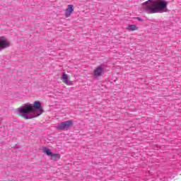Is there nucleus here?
<instances>
[{
    "label": "nucleus",
    "instance_id": "nucleus-1",
    "mask_svg": "<svg viewBox=\"0 0 181 181\" xmlns=\"http://www.w3.org/2000/svg\"><path fill=\"white\" fill-rule=\"evenodd\" d=\"M167 6L165 0H148L143 4L141 11L147 13H163L168 12Z\"/></svg>",
    "mask_w": 181,
    "mask_h": 181
},
{
    "label": "nucleus",
    "instance_id": "nucleus-2",
    "mask_svg": "<svg viewBox=\"0 0 181 181\" xmlns=\"http://www.w3.org/2000/svg\"><path fill=\"white\" fill-rule=\"evenodd\" d=\"M36 110H38L40 114L42 112V105L40 102L35 101L33 105L29 103L25 104L21 107L18 108V117H21V118H24V119H32L33 116H32L31 114L35 112Z\"/></svg>",
    "mask_w": 181,
    "mask_h": 181
},
{
    "label": "nucleus",
    "instance_id": "nucleus-3",
    "mask_svg": "<svg viewBox=\"0 0 181 181\" xmlns=\"http://www.w3.org/2000/svg\"><path fill=\"white\" fill-rule=\"evenodd\" d=\"M71 127H73V120H66L59 123L57 126V129H59V131H64L65 129H69Z\"/></svg>",
    "mask_w": 181,
    "mask_h": 181
},
{
    "label": "nucleus",
    "instance_id": "nucleus-4",
    "mask_svg": "<svg viewBox=\"0 0 181 181\" xmlns=\"http://www.w3.org/2000/svg\"><path fill=\"white\" fill-rule=\"evenodd\" d=\"M104 73H105L104 65H100L93 71V76L95 78H97V77H101Z\"/></svg>",
    "mask_w": 181,
    "mask_h": 181
},
{
    "label": "nucleus",
    "instance_id": "nucleus-5",
    "mask_svg": "<svg viewBox=\"0 0 181 181\" xmlns=\"http://www.w3.org/2000/svg\"><path fill=\"white\" fill-rule=\"evenodd\" d=\"M46 155L47 156H49V159L51 160H59L60 159V154L59 153H53L52 151H50V149L46 148Z\"/></svg>",
    "mask_w": 181,
    "mask_h": 181
},
{
    "label": "nucleus",
    "instance_id": "nucleus-6",
    "mask_svg": "<svg viewBox=\"0 0 181 181\" xmlns=\"http://www.w3.org/2000/svg\"><path fill=\"white\" fill-rule=\"evenodd\" d=\"M9 46H11L9 41L6 40L5 37H0V50H4L6 47H9Z\"/></svg>",
    "mask_w": 181,
    "mask_h": 181
},
{
    "label": "nucleus",
    "instance_id": "nucleus-7",
    "mask_svg": "<svg viewBox=\"0 0 181 181\" xmlns=\"http://www.w3.org/2000/svg\"><path fill=\"white\" fill-rule=\"evenodd\" d=\"M61 80H62L63 83L66 84V86H71L73 84V81H69V76L64 72L62 73Z\"/></svg>",
    "mask_w": 181,
    "mask_h": 181
},
{
    "label": "nucleus",
    "instance_id": "nucleus-8",
    "mask_svg": "<svg viewBox=\"0 0 181 181\" xmlns=\"http://www.w3.org/2000/svg\"><path fill=\"white\" fill-rule=\"evenodd\" d=\"M74 11V8H73V4L68 5V8L65 10L66 18H70Z\"/></svg>",
    "mask_w": 181,
    "mask_h": 181
},
{
    "label": "nucleus",
    "instance_id": "nucleus-9",
    "mask_svg": "<svg viewBox=\"0 0 181 181\" xmlns=\"http://www.w3.org/2000/svg\"><path fill=\"white\" fill-rule=\"evenodd\" d=\"M127 30L130 31H134V30H138V27L135 25H129L127 27Z\"/></svg>",
    "mask_w": 181,
    "mask_h": 181
},
{
    "label": "nucleus",
    "instance_id": "nucleus-10",
    "mask_svg": "<svg viewBox=\"0 0 181 181\" xmlns=\"http://www.w3.org/2000/svg\"><path fill=\"white\" fill-rule=\"evenodd\" d=\"M136 19L139 21V22H142L144 20L139 17H137Z\"/></svg>",
    "mask_w": 181,
    "mask_h": 181
},
{
    "label": "nucleus",
    "instance_id": "nucleus-11",
    "mask_svg": "<svg viewBox=\"0 0 181 181\" xmlns=\"http://www.w3.org/2000/svg\"><path fill=\"white\" fill-rule=\"evenodd\" d=\"M43 152H46V148H43Z\"/></svg>",
    "mask_w": 181,
    "mask_h": 181
},
{
    "label": "nucleus",
    "instance_id": "nucleus-12",
    "mask_svg": "<svg viewBox=\"0 0 181 181\" xmlns=\"http://www.w3.org/2000/svg\"><path fill=\"white\" fill-rule=\"evenodd\" d=\"M37 115H40V113H39Z\"/></svg>",
    "mask_w": 181,
    "mask_h": 181
}]
</instances>
